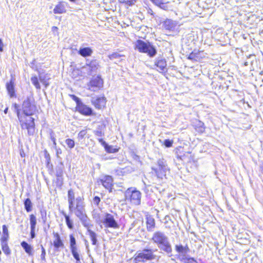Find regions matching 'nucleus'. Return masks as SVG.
<instances>
[{
    "label": "nucleus",
    "mask_w": 263,
    "mask_h": 263,
    "mask_svg": "<svg viewBox=\"0 0 263 263\" xmlns=\"http://www.w3.org/2000/svg\"><path fill=\"white\" fill-rule=\"evenodd\" d=\"M152 239L154 243L157 245L160 249L167 253L172 252V247L168 241V238L163 233L160 231L155 232Z\"/></svg>",
    "instance_id": "obj_1"
},
{
    "label": "nucleus",
    "mask_w": 263,
    "mask_h": 263,
    "mask_svg": "<svg viewBox=\"0 0 263 263\" xmlns=\"http://www.w3.org/2000/svg\"><path fill=\"white\" fill-rule=\"evenodd\" d=\"M134 48L140 52L147 53L151 57L155 56L157 53L155 47L149 42H145L140 40L135 43Z\"/></svg>",
    "instance_id": "obj_2"
},
{
    "label": "nucleus",
    "mask_w": 263,
    "mask_h": 263,
    "mask_svg": "<svg viewBox=\"0 0 263 263\" xmlns=\"http://www.w3.org/2000/svg\"><path fill=\"white\" fill-rule=\"evenodd\" d=\"M126 201L130 202L132 204L138 205L140 204L141 193L140 191L133 187L128 188L124 193Z\"/></svg>",
    "instance_id": "obj_3"
},
{
    "label": "nucleus",
    "mask_w": 263,
    "mask_h": 263,
    "mask_svg": "<svg viewBox=\"0 0 263 263\" xmlns=\"http://www.w3.org/2000/svg\"><path fill=\"white\" fill-rule=\"evenodd\" d=\"M17 115L22 127L27 129L29 135H33L34 132V119L30 117L26 118V116L21 115L18 109H17Z\"/></svg>",
    "instance_id": "obj_4"
},
{
    "label": "nucleus",
    "mask_w": 263,
    "mask_h": 263,
    "mask_svg": "<svg viewBox=\"0 0 263 263\" xmlns=\"http://www.w3.org/2000/svg\"><path fill=\"white\" fill-rule=\"evenodd\" d=\"M36 106L32 98H27L24 101L22 105V110L25 116H32L36 111Z\"/></svg>",
    "instance_id": "obj_5"
},
{
    "label": "nucleus",
    "mask_w": 263,
    "mask_h": 263,
    "mask_svg": "<svg viewBox=\"0 0 263 263\" xmlns=\"http://www.w3.org/2000/svg\"><path fill=\"white\" fill-rule=\"evenodd\" d=\"M101 222L106 228H110L115 229H118L119 226L114 218V215L106 213L101 220Z\"/></svg>",
    "instance_id": "obj_6"
},
{
    "label": "nucleus",
    "mask_w": 263,
    "mask_h": 263,
    "mask_svg": "<svg viewBox=\"0 0 263 263\" xmlns=\"http://www.w3.org/2000/svg\"><path fill=\"white\" fill-rule=\"evenodd\" d=\"M155 256L151 250H144L138 253L134 258L136 263L145 261L148 260H152L154 258Z\"/></svg>",
    "instance_id": "obj_7"
},
{
    "label": "nucleus",
    "mask_w": 263,
    "mask_h": 263,
    "mask_svg": "<svg viewBox=\"0 0 263 263\" xmlns=\"http://www.w3.org/2000/svg\"><path fill=\"white\" fill-rule=\"evenodd\" d=\"M103 85V80L99 76L93 78L88 84V89L96 91L100 89Z\"/></svg>",
    "instance_id": "obj_8"
},
{
    "label": "nucleus",
    "mask_w": 263,
    "mask_h": 263,
    "mask_svg": "<svg viewBox=\"0 0 263 263\" xmlns=\"http://www.w3.org/2000/svg\"><path fill=\"white\" fill-rule=\"evenodd\" d=\"M77 204L76 207V211L74 212L75 215L79 218H81L82 217L84 216L86 214L85 213V210L84 207L81 203V199L80 197L77 198L76 199Z\"/></svg>",
    "instance_id": "obj_9"
},
{
    "label": "nucleus",
    "mask_w": 263,
    "mask_h": 263,
    "mask_svg": "<svg viewBox=\"0 0 263 263\" xmlns=\"http://www.w3.org/2000/svg\"><path fill=\"white\" fill-rule=\"evenodd\" d=\"M92 102L97 108L101 109L105 106L106 99L104 97H98L97 98H93Z\"/></svg>",
    "instance_id": "obj_10"
},
{
    "label": "nucleus",
    "mask_w": 263,
    "mask_h": 263,
    "mask_svg": "<svg viewBox=\"0 0 263 263\" xmlns=\"http://www.w3.org/2000/svg\"><path fill=\"white\" fill-rule=\"evenodd\" d=\"M102 185L105 188L111 191L113 186V179L110 176H105L101 179Z\"/></svg>",
    "instance_id": "obj_11"
},
{
    "label": "nucleus",
    "mask_w": 263,
    "mask_h": 263,
    "mask_svg": "<svg viewBox=\"0 0 263 263\" xmlns=\"http://www.w3.org/2000/svg\"><path fill=\"white\" fill-rule=\"evenodd\" d=\"M14 82L15 79L12 77L10 81L6 84L7 90L11 98H12L15 96Z\"/></svg>",
    "instance_id": "obj_12"
},
{
    "label": "nucleus",
    "mask_w": 263,
    "mask_h": 263,
    "mask_svg": "<svg viewBox=\"0 0 263 263\" xmlns=\"http://www.w3.org/2000/svg\"><path fill=\"white\" fill-rule=\"evenodd\" d=\"M77 110L82 114L85 115H90L92 112L91 109L83 103L78 104L77 106Z\"/></svg>",
    "instance_id": "obj_13"
},
{
    "label": "nucleus",
    "mask_w": 263,
    "mask_h": 263,
    "mask_svg": "<svg viewBox=\"0 0 263 263\" xmlns=\"http://www.w3.org/2000/svg\"><path fill=\"white\" fill-rule=\"evenodd\" d=\"M155 65L158 68V71L159 72L166 70L167 65L166 61L164 59H158L155 62Z\"/></svg>",
    "instance_id": "obj_14"
},
{
    "label": "nucleus",
    "mask_w": 263,
    "mask_h": 263,
    "mask_svg": "<svg viewBox=\"0 0 263 263\" xmlns=\"http://www.w3.org/2000/svg\"><path fill=\"white\" fill-rule=\"evenodd\" d=\"M54 14H62L66 12V6L64 2L59 3L53 9Z\"/></svg>",
    "instance_id": "obj_15"
},
{
    "label": "nucleus",
    "mask_w": 263,
    "mask_h": 263,
    "mask_svg": "<svg viewBox=\"0 0 263 263\" xmlns=\"http://www.w3.org/2000/svg\"><path fill=\"white\" fill-rule=\"evenodd\" d=\"M78 53L83 57H90L93 53V50L90 47H80Z\"/></svg>",
    "instance_id": "obj_16"
},
{
    "label": "nucleus",
    "mask_w": 263,
    "mask_h": 263,
    "mask_svg": "<svg viewBox=\"0 0 263 263\" xmlns=\"http://www.w3.org/2000/svg\"><path fill=\"white\" fill-rule=\"evenodd\" d=\"M74 193L71 189L69 190L68 192V201L69 203V209L70 211H72L74 206Z\"/></svg>",
    "instance_id": "obj_17"
},
{
    "label": "nucleus",
    "mask_w": 263,
    "mask_h": 263,
    "mask_svg": "<svg viewBox=\"0 0 263 263\" xmlns=\"http://www.w3.org/2000/svg\"><path fill=\"white\" fill-rule=\"evenodd\" d=\"M176 23L173 20L167 19L164 22L163 26L166 30H173L176 26Z\"/></svg>",
    "instance_id": "obj_18"
},
{
    "label": "nucleus",
    "mask_w": 263,
    "mask_h": 263,
    "mask_svg": "<svg viewBox=\"0 0 263 263\" xmlns=\"http://www.w3.org/2000/svg\"><path fill=\"white\" fill-rule=\"evenodd\" d=\"M146 227L148 231H153L155 227V221L152 216H148L146 218Z\"/></svg>",
    "instance_id": "obj_19"
},
{
    "label": "nucleus",
    "mask_w": 263,
    "mask_h": 263,
    "mask_svg": "<svg viewBox=\"0 0 263 263\" xmlns=\"http://www.w3.org/2000/svg\"><path fill=\"white\" fill-rule=\"evenodd\" d=\"M54 237L55 238L53 241V246L54 248L58 249L60 247H63L64 246V244L61 239L60 235L57 233H54Z\"/></svg>",
    "instance_id": "obj_20"
},
{
    "label": "nucleus",
    "mask_w": 263,
    "mask_h": 263,
    "mask_svg": "<svg viewBox=\"0 0 263 263\" xmlns=\"http://www.w3.org/2000/svg\"><path fill=\"white\" fill-rule=\"evenodd\" d=\"M99 63L97 60H92L87 64V67L90 72L96 71L99 67Z\"/></svg>",
    "instance_id": "obj_21"
},
{
    "label": "nucleus",
    "mask_w": 263,
    "mask_h": 263,
    "mask_svg": "<svg viewBox=\"0 0 263 263\" xmlns=\"http://www.w3.org/2000/svg\"><path fill=\"white\" fill-rule=\"evenodd\" d=\"M83 225L87 229H90V228L92 226L90 219L88 218L86 215L82 217L80 219Z\"/></svg>",
    "instance_id": "obj_22"
},
{
    "label": "nucleus",
    "mask_w": 263,
    "mask_h": 263,
    "mask_svg": "<svg viewBox=\"0 0 263 263\" xmlns=\"http://www.w3.org/2000/svg\"><path fill=\"white\" fill-rule=\"evenodd\" d=\"M39 79L40 82L45 85V87H47L49 83L48 82V80L49 78L47 76V74H39Z\"/></svg>",
    "instance_id": "obj_23"
},
{
    "label": "nucleus",
    "mask_w": 263,
    "mask_h": 263,
    "mask_svg": "<svg viewBox=\"0 0 263 263\" xmlns=\"http://www.w3.org/2000/svg\"><path fill=\"white\" fill-rule=\"evenodd\" d=\"M21 246L25 250V252L30 255L32 252V248L30 245L27 243L26 241H23L21 242Z\"/></svg>",
    "instance_id": "obj_24"
},
{
    "label": "nucleus",
    "mask_w": 263,
    "mask_h": 263,
    "mask_svg": "<svg viewBox=\"0 0 263 263\" xmlns=\"http://www.w3.org/2000/svg\"><path fill=\"white\" fill-rule=\"evenodd\" d=\"M158 164L159 167V170L165 172L167 170V166L166 164L165 161L163 159H159L158 161Z\"/></svg>",
    "instance_id": "obj_25"
},
{
    "label": "nucleus",
    "mask_w": 263,
    "mask_h": 263,
    "mask_svg": "<svg viewBox=\"0 0 263 263\" xmlns=\"http://www.w3.org/2000/svg\"><path fill=\"white\" fill-rule=\"evenodd\" d=\"M151 2H153L155 5H157V6L159 7L162 9L164 10H167V7L164 5V3L163 2V0H150Z\"/></svg>",
    "instance_id": "obj_26"
},
{
    "label": "nucleus",
    "mask_w": 263,
    "mask_h": 263,
    "mask_svg": "<svg viewBox=\"0 0 263 263\" xmlns=\"http://www.w3.org/2000/svg\"><path fill=\"white\" fill-rule=\"evenodd\" d=\"M70 247L71 251L78 250L76 246V239L72 235H70Z\"/></svg>",
    "instance_id": "obj_27"
},
{
    "label": "nucleus",
    "mask_w": 263,
    "mask_h": 263,
    "mask_svg": "<svg viewBox=\"0 0 263 263\" xmlns=\"http://www.w3.org/2000/svg\"><path fill=\"white\" fill-rule=\"evenodd\" d=\"M63 215L65 218L66 223V224H67L68 228L71 230L73 229V222L70 219L69 216L64 213H63Z\"/></svg>",
    "instance_id": "obj_28"
},
{
    "label": "nucleus",
    "mask_w": 263,
    "mask_h": 263,
    "mask_svg": "<svg viewBox=\"0 0 263 263\" xmlns=\"http://www.w3.org/2000/svg\"><path fill=\"white\" fill-rule=\"evenodd\" d=\"M30 229H35L36 224V217L33 214L30 215Z\"/></svg>",
    "instance_id": "obj_29"
},
{
    "label": "nucleus",
    "mask_w": 263,
    "mask_h": 263,
    "mask_svg": "<svg viewBox=\"0 0 263 263\" xmlns=\"http://www.w3.org/2000/svg\"><path fill=\"white\" fill-rule=\"evenodd\" d=\"M87 231L89 233L90 239L92 241V245H95L96 244L97 241L96 234L94 232L91 231L90 229H88L87 230Z\"/></svg>",
    "instance_id": "obj_30"
},
{
    "label": "nucleus",
    "mask_w": 263,
    "mask_h": 263,
    "mask_svg": "<svg viewBox=\"0 0 263 263\" xmlns=\"http://www.w3.org/2000/svg\"><path fill=\"white\" fill-rule=\"evenodd\" d=\"M31 81L36 89H41V86L39 82L38 78H37V77H32L31 78Z\"/></svg>",
    "instance_id": "obj_31"
},
{
    "label": "nucleus",
    "mask_w": 263,
    "mask_h": 263,
    "mask_svg": "<svg viewBox=\"0 0 263 263\" xmlns=\"http://www.w3.org/2000/svg\"><path fill=\"white\" fill-rule=\"evenodd\" d=\"M24 205L26 210L29 212L31 211L32 203L30 199L27 198L24 202Z\"/></svg>",
    "instance_id": "obj_32"
},
{
    "label": "nucleus",
    "mask_w": 263,
    "mask_h": 263,
    "mask_svg": "<svg viewBox=\"0 0 263 263\" xmlns=\"http://www.w3.org/2000/svg\"><path fill=\"white\" fill-rule=\"evenodd\" d=\"M105 151L108 153H115L118 151V149L112 146L107 144L104 147Z\"/></svg>",
    "instance_id": "obj_33"
},
{
    "label": "nucleus",
    "mask_w": 263,
    "mask_h": 263,
    "mask_svg": "<svg viewBox=\"0 0 263 263\" xmlns=\"http://www.w3.org/2000/svg\"><path fill=\"white\" fill-rule=\"evenodd\" d=\"M1 247H2V250L4 252V253L6 254V255H9L11 253V251L9 248V246L8 245V243H2L1 244Z\"/></svg>",
    "instance_id": "obj_34"
},
{
    "label": "nucleus",
    "mask_w": 263,
    "mask_h": 263,
    "mask_svg": "<svg viewBox=\"0 0 263 263\" xmlns=\"http://www.w3.org/2000/svg\"><path fill=\"white\" fill-rule=\"evenodd\" d=\"M65 143L67 146L70 149H72L74 147L75 142L74 140L71 139H67L65 140Z\"/></svg>",
    "instance_id": "obj_35"
},
{
    "label": "nucleus",
    "mask_w": 263,
    "mask_h": 263,
    "mask_svg": "<svg viewBox=\"0 0 263 263\" xmlns=\"http://www.w3.org/2000/svg\"><path fill=\"white\" fill-rule=\"evenodd\" d=\"M190 153L189 152H186L185 154H184L183 155H177V158L181 159L182 160H186L188 161L190 160L189 158H187L186 157L189 155Z\"/></svg>",
    "instance_id": "obj_36"
},
{
    "label": "nucleus",
    "mask_w": 263,
    "mask_h": 263,
    "mask_svg": "<svg viewBox=\"0 0 263 263\" xmlns=\"http://www.w3.org/2000/svg\"><path fill=\"white\" fill-rule=\"evenodd\" d=\"M122 55L120 54L118 52H114L111 54H109L108 55V58L110 59V60H114V59H118L120 57H121Z\"/></svg>",
    "instance_id": "obj_37"
},
{
    "label": "nucleus",
    "mask_w": 263,
    "mask_h": 263,
    "mask_svg": "<svg viewBox=\"0 0 263 263\" xmlns=\"http://www.w3.org/2000/svg\"><path fill=\"white\" fill-rule=\"evenodd\" d=\"M173 142V140L166 139L164 140L163 144L166 147H171L172 146Z\"/></svg>",
    "instance_id": "obj_38"
},
{
    "label": "nucleus",
    "mask_w": 263,
    "mask_h": 263,
    "mask_svg": "<svg viewBox=\"0 0 263 263\" xmlns=\"http://www.w3.org/2000/svg\"><path fill=\"white\" fill-rule=\"evenodd\" d=\"M71 252L76 261L80 260V255L78 253V250L72 251Z\"/></svg>",
    "instance_id": "obj_39"
},
{
    "label": "nucleus",
    "mask_w": 263,
    "mask_h": 263,
    "mask_svg": "<svg viewBox=\"0 0 263 263\" xmlns=\"http://www.w3.org/2000/svg\"><path fill=\"white\" fill-rule=\"evenodd\" d=\"M176 250L179 253H186V249L182 246H176Z\"/></svg>",
    "instance_id": "obj_40"
},
{
    "label": "nucleus",
    "mask_w": 263,
    "mask_h": 263,
    "mask_svg": "<svg viewBox=\"0 0 263 263\" xmlns=\"http://www.w3.org/2000/svg\"><path fill=\"white\" fill-rule=\"evenodd\" d=\"M199 53H196L195 52H192L191 53H190V54L189 55L188 58L189 59H191V60H197V59H198V57H197V54H198Z\"/></svg>",
    "instance_id": "obj_41"
},
{
    "label": "nucleus",
    "mask_w": 263,
    "mask_h": 263,
    "mask_svg": "<svg viewBox=\"0 0 263 263\" xmlns=\"http://www.w3.org/2000/svg\"><path fill=\"white\" fill-rule=\"evenodd\" d=\"M136 2V0H126L123 2V3L125 4L128 6L134 5Z\"/></svg>",
    "instance_id": "obj_42"
},
{
    "label": "nucleus",
    "mask_w": 263,
    "mask_h": 263,
    "mask_svg": "<svg viewBox=\"0 0 263 263\" xmlns=\"http://www.w3.org/2000/svg\"><path fill=\"white\" fill-rule=\"evenodd\" d=\"M87 132L85 130H82L79 132L78 134V138L80 139H83L84 136L86 135Z\"/></svg>",
    "instance_id": "obj_43"
},
{
    "label": "nucleus",
    "mask_w": 263,
    "mask_h": 263,
    "mask_svg": "<svg viewBox=\"0 0 263 263\" xmlns=\"http://www.w3.org/2000/svg\"><path fill=\"white\" fill-rule=\"evenodd\" d=\"M8 238H9V236L2 235V236L1 238V244L3 243H7Z\"/></svg>",
    "instance_id": "obj_44"
},
{
    "label": "nucleus",
    "mask_w": 263,
    "mask_h": 263,
    "mask_svg": "<svg viewBox=\"0 0 263 263\" xmlns=\"http://www.w3.org/2000/svg\"><path fill=\"white\" fill-rule=\"evenodd\" d=\"M2 228H3V235L9 236L8 229L7 226L6 225H3Z\"/></svg>",
    "instance_id": "obj_45"
},
{
    "label": "nucleus",
    "mask_w": 263,
    "mask_h": 263,
    "mask_svg": "<svg viewBox=\"0 0 263 263\" xmlns=\"http://www.w3.org/2000/svg\"><path fill=\"white\" fill-rule=\"evenodd\" d=\"M71 97H72V99L76 102L77 105H78V104L81 103L79 98L75 96L74 95H71Z\"/></svg>",
    "instance_id": "obj_46"
},
{
    "label": "nucleus",
    "mask_w": 263,
    "mask_h": 263,
    "mask_svg": "<svg viewBox=\"0 0 263 263\" xmlns=\"http://www.w3.org/2000/svg\"><path fill=\"white\" fill-rule=\"evenodd\" d=\"M45 254H46L45 250L43 248V247L42 246V254L41 255V257L42 259L45 260Z\"/></svg>",
    "instance_id": "obj_47"
},
{
    "label": "nucleus",
    "mask_w": 263,
    "mask_h": 263,
    "mask_svg": "<svg viewBox=\"0 0 263 263\" xmlns=\"http://www.w3.org/2000/svg\"><path fill=\"white\" fill-rule=\"evenodd\" d=\"M35 229H31L30 235H31V238L32 239L34 238L35 236Z\"/></svg>",
    "instance_id": "obj_48"
},
{
    "label": "nucleus",
    "mask_w": 263,
    "mask_h": 263,
    "mask_svg": "<svg viewBox=\"0 0 263 263\" xmlns=\"http://www.w3.org/2000/svg\"><path fill=\"white\" fill-rule=\"evenodd\" d=\"M98 140L101 145L104 146V147H105V146L107 144L106 142L104 141L102 139H99Z\"/></svg>",
    "instance_id": "obj_49"
},
{
    "label": "nucleus",
    "mask_w": 263,
    "mask_h": 263,
    "mask_svg": "<svg viewBox=\"0 0 263 263\" xmlns=\"http://www.w3.org/2000/svg\"><path fill=\"white\" fill-rule=\"evenodd\" d=\"M95 134L97 136L101 137L103 136V133L100 130H97L95 132Z\"/></svg>",
    "instance_id": "obj_50"
},
{
    "label": "nucleus",
    "mask_w": 263,
    "mask_h": 263,
    "mask_svg": "<svg viewBox=\"0 0 263 263\" xmlns=\"http://www.w3.org/2000/svg\"><path fill=\"white\" fill-rule=\"evenodd\" d=\"M100 201V199L99 197L96 196L93 198V202L96 204H98V203H99Z\"/></svg>",
    "instance_id": "obj_51"
},
{
    "label": "nucleus",
    "mask_w": 263,
    "mask_h": 263,
    "mask_svg": "<svg viewBox=\"0 0 263 263\" xmlns=\"http://www.w3.org/2000/svg\"><path fill=\"white\" fill-rule=\"evenodd\" d=\"M4 43L1 39H0V51L2 52L4 50Z\"/></svg>",
    "instance_id": "obj_52"
},
{
    "label": "nucleus",
    "mask_w": 263,
    "mask_h": 263,
    "mask_svg": "<svg viewBox=\"0 0 263 263\" xmlns=\"http://www.w3.org/2000/svg\"><path fill=\"white\" fill-rule=\"evenodd\" d=\"M186 263H197V261L194 260L193 258H189L187 261H186Z\"/></svg>",
    "instance_id": "obj_53"
},
{
    "label": "nucleus",
    "mask_w": 263,
    "mask_h": 263,
    "mask_svg": "<svg viewBox=\"0 0 263 263\" xmlns=\"http://www.w3.org/2000/svg\"><path fill=\"white\" fill-rule=\"evenodd\" d=\"M51 140H52V141H53V145H54V146H56L57 143H56V141H55V138H54V137H51Z\"/></svg>",
    "instance_id": "obj_54"
},
{
    "label": "nucleus",
    "mask_w": 263,
    "mask_h": 263,
    "mask_svg": "<svg viewBox=\"0 0 263 263\" xmlns=\"http://www.w3.org/2000/svg\"><path fill=\"white\" fill-rule=\"evenodd\" d=\"M8 108H5V109L4 110V113H5V114H6L7 113V112H8Z\"/></svg>",
    "instance_id": "obj_55"
},
{
    "label": "nucleus",
    "mask_w": 263,
    "mask_h": 263,
    "mask_svg": "<svg viewBox=\"0 0 263 263\" xmlns=\"http://www.w3.org/2000/svg\"><path fill=\"white\" fill-rule=\"evenodd\" d=\"M69 1L72 2H76L77 0H69Z\"/></svg>",
    "instance_id": "obj_56"
},
{
    "label": "nucleus",
    "mask_w": 263,
    "mask_h": 263,
    "mask_svg": "<svg viewBox=\"0 0 263 263\" xmlns=\"http://www.w3.org/2000/svg\"><path fill=\"white\" fill-rule=\"evenodd\" d=\"M76 263H81V262L80 260H79V261H76Z\"/></svg>",
    "instance_id": "obj_57"
},
{
    "label": "nucleus",
    "mask_w": 263,
    "mask_h": 263,
    "mask_svg": "<svg viewBox=\"0 0 263 263\" xmlns=\"http://www.w3.org/2000/svg\"><path fill=\"white\" fill-rule=\"evenodd\" d=\"M156 173L157 174L158 176L160 177V174L158 172H156Z\"/></svg>",
    "instance_id": "obj_58"
}]
</instances>
